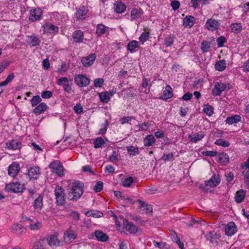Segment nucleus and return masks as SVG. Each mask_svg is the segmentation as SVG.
Instances as JSON below:
<instances>
[{"mask_svg":"<svg viewBox=\"0 0 249 249\" xmlns=\"http://www.w3.org/2000/svg\"><path fill=\"white\" fill-rule=\"evenodd\" d=\"M84 184L82 182L72 183L70 189L68 196L70 200H77L83 194Z\"/></svg>","mask_w":249,"mask_h":249,"instance_id":"f257e3e1","label":"nucleus"},{"mask_svg":"<svg viewBox=\"0 0 249 249\" xmlns=\"http://www.w3.org/2000/svg\"><path fill=\"white\" fill-rule=\"evenodd\" d=\"M48 167L52 173L56 174L60 177L65 176L64 168L62 164L58 160H55L51 162Z\"/></svg>","mask_w":249,"mask_h":249,"instance_id":"f03ea898","label":"nucleus"},{"mask_svg":"<svg viewBox=\"0 0 249 249\" xmlns=\"http://www.w3.org/2000/svg\"><path fill=\"white\" fill-rule=\"evenodd\" d=\"M56 84L58 86H62L64 91L67 93H71L73 91L72 89L73 86L72 80L67 77H62L58 79Z\"/></svg>","mask_w":249,"mask_h":249,"instance_id":"7ed1b4c3","label":"nucleus"},{"mask_svg":"<svg viewBox=\"0 0 249 249\" xmlns=\"http://www.w3.org/2000/svg\"><path fill=\"white\" fill-rule=\"evenodd\" d=\"M56 203L57 205L62 206L66 202L65 190L62 187L56 185L54 191Z\"/></svg>","mask_w":249,"mask_h":249,"instance_id":"20e7f679","label":"nucleus"},{"mask_svg":"<svg viewBox=\"0 0 249 249\" xmlns=\"http://www.w3.org/2000/svg\"><path fill=\"white\" fill-rule=\"evenodd\" d=\"M231 89V85L230 83H224L221 82H215L214 88L212 90V94L215 96H220L221 93L226 90Z\"/></svg>","mask_w":249,"mask_h":249,"instance_id":"39448f33","label":"nucleus"},{"mask_svg":"<svg viewBox=\"0 0 249 249\" xmlns=\"http://www.w3.org/2000/svg\"><path fill=\"white\" fill-rule=\"evenodd\" d=\"M5 190L8 192L18 193L22 192L25 189L24 185L19 182H11L6 185Z\"/></svg>","mask_w":249,"mask_h":249,"instance_id":"423d86ee","label":"nucleus"},{"mask_svg":"<svg viewBox=\"0 0 249 249\" xmlns=\"http://www.w3.org/2000/svg\"><path fill=\"white\" fill-rule=\"evenodd\" d=\"M74 82L79 87H86L89 85L90 79L85 75L82 74H76L75 75Z\"/></svg>","mask_w":249,"mask_h":249,"instance_id":"0eeeda50","label":"nucleus"},{"mask_svg":"<svg viewBox=\"0 0 249 249\" xmlns=\"http://www.w3.org/2000/svg\"><path fill=\"white\" fill-rule=\"evenodd\" d=\"M26 41L30 47L39 46L41 44L40 37L35 34L26 36Z\"/></svg>","mask_w":249,"mask_h":249,"instance_id":"6e6552de","label":"nucleus"},{"mask_svg":"<svg viewBox=\"0 0 249 249\" xmlns=\"http://www.w3.org/2000/svg\"><path fill=\"white\" fill-rule=\"evenodd\" d=\"M44 33L56 34L59 32V28L51 23H46L42 26Z\"/></svg>","mask_w":249,"mask_h":249,"instance_id":"1a4fd4ad","label":"nucleus"},{"mask_svg":"<svg viewBox=\"0 0 249 249\" xmlns=\"http://www.w3.org/2000/svg\"><path fill=\"white\" fill-rule=\"evenodd\" d=\"M96 58L95 53H91L86 57H83L81 59V62L85 67H89L94 63Z\"/></svg>","mask_w":249,"mask_h":249,"instance_id":"9d476101","label":"nucleus"},{"mask_svg":"<svg viewBox=\"0 0 249 249\" xmlns=\"http://www.w3.org/2000/svg\"><path fill=\"white\" fill-rule=\"evenodd\" d=\"M40 174V168L38 166L32 167L28 169L27 175L30 180L36 179Z\"/></svg>","mask_w":249,"mask_h":249,"instance_id":"9b49d317","label":"nucleus"},{"mask_svg":"<svg viewBox=\"0 0 249 249\" xmlns=\"http://www.w3.org/2000/svg\"><path fill=\"white\" fill-rule=\"evenodd\" d=\"M124 225L125 230L131 234H136L137 232L141 231L133 223L130 222L127 220L124 221Z\"/></svg>","mask_w":249,"mask_h":249,"instance_id":"f8f14e48","label":"nucleus"},{"mask_svg":"<svg viewBox=\"0 0 249 249\" xmlns=\"http://www.w3.org/2000/svg\"><path fill=\"white\" fill-rule=\"evenodd\" d=\"M206 136L204 132L199 131L196 133H193L189 135V139L193 142L196 143L203 139Z\"/></svg>","mask_w":249,"mask_h":249,"instance_id":"ddd939ff","label":"nucleus"},{"mask_svg":"<svg viewBox=\"0 0 249 249\" xmlns=\"http://www.w3.org/2000/svg\"><path fill=\"white\" fill-rule=\"evenodd\" d=\"M220 182V178L219 175L214 174L211 179L206 181L205 185L210 187H214L217 186Z\"/></svg>","mask_w":249,"mask_h":249,"instance_id":"4468645a","label":"nucleus"},{"mask_svg":"<svg viewBox=\"0 0 249 249\" xmlns=\"http://www.w3.org/2000/svg\"><path fill=\"white\" fill-rule=\"evenodd\" d=\"M42 14V11L40 8H36L31 10L29 16V20L32 22L38 20L40 19Z\"/></svg>","mask_w":249,"mask_h":249,"instance_id":"2eb2a0df","label":"nucleus"},{"mask_svg":"<svg viewBox=\"0 0 249 249\" xmlns=\"http://www.w3.org/2000/svg\"><path fill=\"white\" fill-rule=\"evenodd\" d=\"M88 12V9L83 6L77 10L75 13V16L77 19L79 20H83L86 18Z\"/></svg>","mask_w":249,"mask_h":249,"instance_id":"dca6fc26","label":"nucleus"},{"mask_svg":"<svg viewBox=\"0 0 249 249\" xmlns=\"http://www.w3.org/2000/svg\"><path fill=\"white\" fill-rule=\"evenodd\" d=\"M20 166L18 163L13 162L8 167V174L12 177H15L19 172Z\"/></svg>","mask_w":249,"mask_h":249,"instance_id":"f3484780","label":"nucleus"},{"mask_svg":"<svg viewBox=\"0 0 249 249\" xmlns=\"http://www.w3.org/2000/svg\"><path fill=\"white\" fill-rule=\"evenodd\" d=\"M126 8L125 4L121 0H118L114 2L113 9L115 13L122 14L124 12Z\"/></svg>","mask_w":249,"mask_h":249,"instance_id":"a211bd4d","label":"nucleus"},{"mask_svg":"<svg viewBox=\"0 0 249 249\" xmlns=\"http://www.w3.org/2000/svg\"><path fill=\"white\" fill-rule=\"evenodd\" d=\"M77 237V234L71 230H67L64 234V240L66 243H71Z\"/></svg>","mask_w":249,"mask_h":249,"instance_id":"6ab92c4d","label":"nucleus"},{"mask_svg":"<svg viewBox=\"0 0 249 249\" xmlns=\"http://www.w3.org/2000/svg\"><path fill=\"white\" fill-rule=\"evenodd\" d=\"M219 26L218 21L213 18L208 19L206 23L207 28L212 31L217 30Z\"/></svg>","mask_w":249,"mask_h":249,"instance_id":"aec40b11","label":"nucleus"},{"mask_svg":"<svg viewBox=\"0 0 249 249\" xmlns=\"http://www.w3.org/2000/svg\"><path fill=\"white\" fill-rule=\"evenodd\" d=\"M237 227L233 222L229 223L225 227V233L228 236L233 235L237 231Z\"/></svg>","mask_w":249,"mask_h":249,"instance_id":"412c9836","label":"nucleus"},{"mask_svg":"<svg viewBox=\"0 0 249 249\" xmlns=\"http://www.w3.org/2000/svg\"><path fill=\"white\" fill-rule=\"evenodd\" d=\"M94 235L96 239L100 242H107L109 240L108 235L102 231L96 230L94 232Z\"/></svg>","mask_w":249,"mask_h":249,"instance_id":"4be33fe9","label":"nucleus"},{"mask_svg":"<svg viewBox=\"0 0 249 249\" xmlns=\"http://www.w3.org/2000/svg\"><path fill=\"white\" fill-rule=\"evenodd\" d=\"M6 147L9 149L17 150L21 147V143L17 140H12L6 143Z\"/></svg>","mask_w":249,"mask_h":249,"instance_id":"5701e85b","label":"nucleus"},{"mask_svg":"<svg viewBox=\"0 0 249 249\" xmlns=\"http://www.w3.org/2000/svg\"><path fill=\"white\" fill-rule=\"evenodd\" d=\"M46 241L49 245L52 247H57L61 245L60 241L58 239L57 236L55 235L50 236L49 237V239L46 240Z\"/></svg>","mask_w":249,"mask_h":249,"instance_id":"b1692460","label":"nucleus"},{"mask_svg":"<svg viewBox=\"0 0 249 249\" xmlns=\"http://www.w3.org/2000/svg\"><path fill=\"white\" fill-rule=\"evenodd\" d=\"M73 41L76 43H82L84 40V33L81 30L75 31L72 36Z\"/></svg>","mask_w":249,"mask_h":249,"instance_id":"393cba45","label":"nucleus"},{"mask_svg":"<svg viewBox=\"0 0 249 249\" xmlns=\"http://www.w3.org/2000/svg\"><path fill=\"white\" fill-rule=\"evenodd\" d=\"M172 88L170 86L168 85L166 87L165 90L163 91V94L160 97V99L166 100L172 98Z\"/></svg>","mask_w":249,"mask_h":249,"instance_id":"a878e982","label":"nucleus"},{"mask_svg":"<svg viewBox=\"0 0 249 249\" xmlns=\"http://www.w3.org/2000/svg\"><path fill=\"white\" fill-rule=\"evenodd\" d=\"M196 22V19L192 16H187L183 19V25L185 27H189L190 28L193 26Z\"/></svg>","mask_w":249,"mask_h":249,"instance_id":"bb28decb","label":"nucleus"},{"mask_svg":"<svg viewBox=\"0 0 249 249\" xmlns=\"http://www.w3.org/2000/svg\"><path fill=\"white\" fill-rule=\"evenodd\" d=\"M43 196L39 195V196L35 200L34 203V207L37 211H40L43 206Z\"/></svg>","mask_w":249,"mask_h":249,"instance_id":"cd10ccee","label":"nucleus"},{"mask_svg":"<svg viewBox=\"0 0 249 249\" xmlns=\"http://www.w3.org/2000/svg\"><path fill=\"white\" fill-rule=\"evenodd\" d=\"M108 30V27L106 26L103 24H99L97 25L96 29V34L98 36H101L106 33Z\"/></svg>","mask_w":249,"mask_h":249,"instance_id":"c85d7f7f","label":"nucleus"},{"mask_svg":"<svg viewBox=\"0 0 249 249\" xmlns=\"http://www.w3.org/2000/svg\"><path fill=\"white\" fill-rule=\"evenodd\" d=\"M47 108V105L44 103H41L34 109L33 113L36 115H39L44 112Z\"/></svg>","mask_w":249,"mask_h":249,"instance_id":"c756f323","label":"nucleus"},{"mask_svg":"<svg viewBox=\"0 0 249 249\" xmlns=\"http://www.w3.org/2000/svg\"><path fill=\"white\" fill-rule=\"evenodd\" d=\"M142 14V10L140 8H133L131 11V20L141 18Z\"/></svg>","mask_w":249,"mask_h":249,"instance_id":"7c9ffc66","label":"nucleus"},{"mask_svg":"<svg viewBox=\"0 0 249 249\" xmlns=\"http://www.w3.org/2000/svg\"><path fill=\"white\" fill-rule=\"evenodd\" d=\"M156 142V139L153 135H148L143 140L144 145L146 147L152 146Z\"/></svg>","mask_w":249,"mask_h":249,"instance_id":"2f4dec72","label":"nucleus"},{"mask_svg":"<svg viewBox=\"0 0 249 249\" xmlns=\"http://www.w3.org/2000/svg\"><path fill=\"white\" fill-rule=\"evenodd\" d=\"M12 230H13V232H14L15 233L18 235H21L26 231L25 228H24L20 224H14L12 227Z\"/></svg>","mask_w":249,"mask_h":249,"instance_id":"473e14b6","label":"nucleus"},{"mask_svg":"<svg viewBox=\"0 0 249 249\" xmlns=\"http://www.w3.org/2000/svg\"><path fill=\"white\" fill-rule=\"evenodd\" d=\"M241 117L239 115H234L231 117H228L225 122L230 125L236 124L241 121Z\"/></svg>","mask_w":249,"mask_h":249,"instance_id":"72a5a7b5","label":"nucleus"},{"mask_svg":"<svg viewBox=\"0 0 249 249\" xmlns=\"http://www.w3.org/2000/svg\"><path fill=\"white\" fill-rule=\"evenodd\" d=\"M85 214L88 217L92 216L95 218H100L103 216V213L102 212L94 210L88 211L85 213Z\"/></svg>","mask_w":249,"mask_h":249,"instance_id":"f704fd0d","label":"nucleus"},{"mask_svg":"<svg viewBox=\"0 0 249 249\" xmlns=\"http://www.w3.org/2000/svg\"><path fill=\"white\" fill-rule=\"evenodd\" d=\"M206 238L212 243H218V236L214 232H210L206 234Z\"/></svg>","mask_w":249,"mask_h":249,"instance_id":"c9c22d12","label":"nucleus"},{"mask_svg":"<svg viewBox=\"0 0 249 249\" xmlns=\"http://www.w3.org/2000/svg\"><path fill=\"white\" fill-rule=\"evenodd\" d=\"M214 67L216 70L219 71H223L226 68V62L224 59L218 61L215 64Z\"/></svg>","mask_w":249,"mask_h":249,"instance_id":"e433bc0d","label":"nucleus"},{"mask_svg":"<svg viewBox=\"0 0 249 249\" xmlns=\"http://www.w3.org/2000/svg\"><path fill=\"white\" fill-rule=\"evenodd\" d=\"M231 31L234 34L240 33L242 30V25L240 23H233L230 25Z\"/></svg>","mask_w":249,"mask_h":249,"instance_id":"4c0bfd02","label":"nucleus"},{"mask_svg":"<svg viewBox=\"0 0 249 249\" xmlns=\"http://www.w3.org/2000/svg\"><path fill=\"white\" fill-rule=\"evenodd\" d=\"M137 201L140 203V208H143V210L146 213H150L152 212V207L150 205L145 204L144 202L140 199H138Z\"/></svg>","mask_w":249,"mask_h":249,"instance_id":"58836bf2","label":"nucleus"},{"mask_svg":"<svg viewBox=\"0 0 249 249\" xmlns=\"http://www.w3.org/2000/svg\"><path fill=\"white\" fill-rule=\"evenodd\" d=\"M245 192L242 189L238 191L235 196V201L238 203H241L245 197Z\"/></svg>","mask_w":249,"mask_h":249,"instance_id":"ea45409f","label":"nucleus"},{"mask_svg":"<svg viewBox=\"0 0 249 249\" xmlns=\"http://www.w3.org/2000/svg\"><path fill=\"white\" fill-rule=\"evenodd\" d=\"M28 225V226L29 227V228L33 231L38 230L42 226L41 222L38 221L34 222L33 219L31 220V222H30Z\"/></svg>","mask_w":249,"mask_h":249,"instance_id":"a19ab883","label":"nucleus"},{"mask_svg":"<svg viewBox=\"0 0 249 249\" xmlns=\"http://www.w3.org/2000/svg\"><path fill=\"white\" fill-rule=\"evenodd\" d=\"M105 143V141L101 137H97L93 142L94 147L96 149L102 148Z\"/></svg>","mask_w":249,"mask_h":249,"instance_id":"79ce46f5","label":"nucleus"},{"mask_svg":"<svg viewBox=\"0 0 249 249\" xmlns=\"http://www.w3.org/2000/svg\"><path fill=\"white\" fill-rule=\"evenodd\" d=\"M126 149L128 154L130 156H134L140 154V151L138 147L128 146L126 147Z\"/></svg>","mask_w":249,"mask_h":249,"instance_id":"37998d69","label":"nucleus"},{"mask_svg":"<svg viewBox=\"0 0 249 249\" xmlns=\"http://www.w3.org/2000/svg\"><path fill=\"white\" fill-rule=\"evenodd\" d=\"M101 101L103 103H108L110 99L109 93L107 91L102 92L99 94Z\"/></svg>","mask_w":249,"mask_h":249,"instance_id":"c03bdc74","label":"nucleus"},{"mask_svg":"<svg viewBox=\"0 0 249 249\" xmlns=\"http://www.w3.org/2000/svg\"><path fill=\"white\" fill-rule=\"evenodd\" d=\"M176 37L175 35H170L166 37L164 39V45L166 47L171 46L174 43Z\"/></svg>","mask_w":249,"mask_h":249,"instance_id":"a18cd8bd","label":"nucleus"},{"mask_svg":"<svg viewBox=\"0 0 249 249\" xmlns=\"http://www.w3.org/2000/svg\"><path fill=\"white\" fill-rule=\"evenodd\" d=\"M127 50L131 53L133 52L135 49L139 48L138 42L136 40H132L127 44Z\"/></svg>","mask_w":249,"mask_h":249,"instance_id":"49530a36","label":"nucleus"},{"mask_svg":"<svg viewBox=\"0 0 249 249\" xmlns=\"http://www.w3.org/2000/svg\"><path fill=\"white\" fill-rule=\"evenodd\" d=\"M46 240L41 239L34 246L33 249H46Z\"/></svg>","mask_w":249,"mask_h":249,"instance_id":"de8ad7c7","label":"nucleus"},{"mask_svg":"<svg viewBox=\"0 0 249 249\" xmlns=\"http://www.w3.org/2000/svg\"><path fill=\"white\" fill-rule=\"evenodd\" d=\"M203 110L209 116H211L213 113V108L209 105H205Z\"/></svg>","mask_w":249,"mask_h":249,"instance_id":"09e8293b","label":"nucleus"},{"mask_svg":"<svg viewBox=\"0 0 249 249\" xmlns=\"http://www.w3.org/2000/svg\"><path fill=\"white\" fill-rule=\"evenodd\" d=\"M42 101L41 98L38 95L34 96L31 99L30 102L33 107H35L37 104L41 102Z\"/></svg>","mask_w":249,"mask_h":249,"instance_id":"8fccbe9b","label":"nucleus"},{"mask_svg":"<svg viewBox=\"0 0 249 249\" xmlns=\"http://www.w3.org/2000/svg\"><path fill=\"white\" fill-rule=\"evenodd\" d=\"M210 48V43L207 41H203L201 44V49L203 53L207 52Z\"/></svg>","mask_w":249,"mask_h":249,"instance_id":"3c124183","label":"nucleus"},{"mask_svg":"<svg viewBox=\"0 0 249 249\" xmlns=\"http://www.w3.org/2000/svg\"><path fill=\"white\" fill-rule=\"evenodd\" d=\"M150 34L149 32H143L141 36L139 37V39L140 41L142 42V44H143L144 42L147 41L149 37Z\"/></svg>","mask_w":249,"mask_h":249,"instance_id":"603ef678","label":"nucleus"},{"mask_svg":"<svg viewBox=\"0 0 249 249\" xmlns=\"http://www.w3.org/2000/svg\"><path fill=\"white\" fill-rule=\"evenodd\" d=\"M215 144L218 145L222 146L224 147H229L230 145V143L225 140L223 139H219L217 140L215 142Z\"/></svg>","mask_w":249,"mask_h":249,"instance_id":"864d4df0","label":"nucleus"},{"mask_svg":"<svg viewBox=\"0 0 249 249\" xmlns=\"http://www.w3.org/2000/svg\"><path fill=\"white\" fill-rule=\"evenodd\" d=\"M133 182V178L132 177L125 178L122 182V185L125 187H129Z\"/></svg>","mask_w":249,"mask_h":249,"instance_id":"5fc2aeb1","label":"nucleus"},{"mask_svg":"<svg viewBox=\"0 0 249 249\" xmlns=\"http://www.w3.org/2000/svg\"><path fill=\"white\" fill-rule=\"evenodd\" d=\"M218 160L223 163L229 161V156L226 154H220L218 155Z\"/></svg>","mask_w":249,"mask_h":249,"instance_id":"6e6d98bb","label":"nucleus"},{"mask_svg":"<svg viewBox=\"0 0 249 249\" xmlns=\"http://www.w3.org/2000/svg\"><path fill=\"white\" fill-rule=\"evenodd\" d=\"M104 82L103 78H96L94 80V86L95 88H101L104 85Z\"/></svg>","mask_w":249,"mask_h":249,"instance_id":"4d7b16f0","label":"nucleus"},{"mask_svg":"<svg viewBox=\"0 0 249 249\" xmlns=\"http://www.w3.org/2000/svg\"><path fill=\"white\" fill-rule=\"evenodd\" d=\"M103 188V183L101 181H98L96 185L94 186L93 190L96 192L98 193L101 192Z\"/></svg>","mask_w":249,"mask_h":249,"instance_id":"13d9d810","label":"nucleus"},{"mask_svg":"<svg viewBox=\"0 0 249 249\" xmlns=\"http://www.w3.org/2000/svg\"><path fill=\"white\" fill-rule=\"evenodd\" d=\"M226 39L225 37L221 36L217 39V46L218 47H222L224 46V44L226 42Z\"/></svg>","mask_w":249,"mask_h":249,"instance_id":"bf43d9fd","label":"nucleus"},{"mask_svg":"<svg viewBox=\"0 0 249 249\" xmlns=\"http://www.w3.org/2000/svg\"><path fill=\"white\" fill-rule=\"evenodd\" d=\"M202 154L203 156H209V157H215L217 154V151H203L202 152Z\"/></svg>","mask_w":249,"mask_h":249,"instance_id":"052dcab7","label":"nucleus"},{"mask_svg":"<svg viewBox=\"0 0 249 249\" xmlns=\"http://www.w3.org/2000/svg\"><path fill=\"white\" fill-rule=\"evenodd\" d=\"M134 119L133 116L124 117L120 119L121 124H124L125 123H129L132 119Z\"/></svg>","mask_w":249,"mask_h":249,"instance_id":"680f3d73","label":"nucleus"},{"mask_svg":"<svg viewBox=\"0 0 249 249\" xmlns=\"http://www.w3.org/2000/svg\"><path fill=\"white\" fill-rule=\"evenodd\" d=\"M53 95V93L51 91L49 90H45L41 93V97L43 98L48 99L51 98Z\"/></svg>","mask_w":249,"mask_h":249,"instance_id":"e2e57ef3","label":"nucleus"},{"mask_svg":"<svg viewBox=\"0 0 249 249\" xmlns=\"http://www.w3.org/2000/svg\"><path fill=\"white\" fill-rule=\"evenodd\" d=\"M118 154L117 152L115 151H113L112 155L109 156V160L111 162L117 161L118 160Z\"/></svg>","mask_w":249,"mask_h":249,"instance_id":"0e129e2a","label":"nucleus"},{"mask_svg":"<svg viewBox=\"0 0 249 249\" xmlns=\"http://www.w3.org/2000/svg\"><path fill=\"white\" fill-rule=\"evenodd\" d=\"M109 123L107 120H106L105 123L103 124V127L101 128L99 131V134L103 135L106 133L107 130V126Z\"/></svg>","mask_w":249,"mask_h":249,"instance_id":"69168bd1","label":"nucleus"},{"mask_svg":"<svg viewBox=\"0 0 249 249\" xmlns=\"http://www.w3.org/2000/svg\"><path fill=\"white\" fill-rule=\"evenodd\" d=\"M171 6L172 7L173 10L175 11L179 8L180 6V3L179 1L174 0L171 2Z\"/></svg>","mask_w":249,"mask_h":249,"instance_id":"338daca9","label":"nucleus"},{"mask_svg":"<svg viewBox=\"0 0 249 249\" xmlns=\"http://www.w3.org/2000/svg\"><path fill=\"white\" fill-rule=\"evenodd\" d=\"M74 110L75 113L77 114H81L83 111V107L81 106L80 104H77L74 107Z\"/></svg>","mask_w":249,"mask_h":249,"instance_id":"774afa93","label":"nucleus"}]
</instances>
